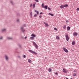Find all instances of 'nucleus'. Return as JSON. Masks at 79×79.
I'll return each mask as SVG.
<instances>
[{"mask_svg": "<svg viewBox=\"0 0 79 79\" xmlns=\"http://www.w3.org/2000/svg\"><path fill=\"white\" fill-rule=\"evenodd\" d=\"M75 41H73L72 42V44L73 45H75Z\"/></svg>", "mask_w": 79, "mask_h": 79, "instance_id": "obj_18", "label": "nucleus"}, {"mask_svg": "<svg viewBox=\"0 0 79 79\" xmlns=\"http://www.w3.org/2000/svg\"><path fill=\"white\" fill-rule=\"evenodd\" d=\"M69 5L68 4H65L64 5V6L65 8H66Z\"/></svg>", "mask_w": 79, "mask_h": 79, "instance_id": "obj_9", "label": "nucleus"}, {"mask_svg": "<svg viewBox=\"0 0 79 79\" xmlns=\"http://www.w3.org/2000/svg\"><path fill=\"white\" fill-rule=\"evenodd\" d=\"M35 7V4H33V8H34Z\"/></svg>", "mask_w": 79, "mask_h": 79, "instance_id": "obj_15", "label": "nucleus"}, {"mask_svg": "<svg viewBox=\"0 0 79 79\" xmlns=\"http://www.w3.org/2000/svg\"><path fill=\"white\" fill-rule=\"evenodd\" d=\"M51 71H52V69H51V68H49L48 69L49 72H51Z\"/></svg>", "mask_w": 79, "mask_h": 79, "instance_id": "obj_24", "label": "nucleus"}, {"mask_svg": "<svg viewBox=\"0 0 79 79\" xmlns=\"http://www.w3.org/2000/svg\"><path fill=\"white\" fill-rule=\"evenodd\" d=\"M39 17V18H42V16L41 15H40Z\"/></svg>", "mask_w": 79, "mask_h": 79, "instance_id": "obj_45", "label": "nucleus"}, {"mask_svg": "<svg viewBox=\"0 0 79 79\" xmlns=\"http://www.w3.org/2000/svg\"><path fill=\"white\" fill-rule=\"evenodd\" d=\"M73 35L75 36H76V35H77V33H76V32H75L73 33Z\"/></svg>", "mask_w": 79, "mask_h": 79, "instance_id": "obj_8", "label": "nucleus"}, {"mask_svg": "<svg viewBox=\"0 0 79 79\" xmlns=\"http://www.w3.org/2000/svg\"><path fill=\"white\" fill-rule=\"evenodd\" d=\"M43 14V13H42V12H40V15H42Z\"/></svg>", "mask_w": 79, "mask_h": 79, "instance_id": "obj_40", "label": "nucleus"}, {"mask_svg": "<svg viewBox=\"0 0 79 79\" xmlns=\"http://www.w3.org/2000/svg\"><path fill=\"white\" fill-rule=\"evenodd\" d=\"M19 47H21V45H19Z\"/></svg>", "mask_w": 79, "mask_h": 79, "instance_id": "obj_41", "label": "nucleus"}, {"mask_svg": "<svg viewBox=\"0 0 79 79\" xmlns=\"http://www.w3.org/2000/svg\"><path fill=\"white\" fill-rule=\"evenodd\" d=\"M5 58L6 60H8V56H7L6 55L5 56Z\"/></svg>", "mask_w": 79, "mask_h": 79, "instance_id": "obj_13", "label": "nucleus"}, {"mask_svg": "<svg viewBox=\"0 0 79 79\" xmlns=\"http://www.w3.org/2000/svg\"><path fill=\"white\" fill-rule=\"evenodd\" d=\"M70 79H73V78H70Z\"/></svg>", "mask_w": 79, "mask_h": 79, "instance_id": "obj_52", "label": "nucleus"}, {"mask_svg": "<svg viewBox=\"0 0 79 79\" xmlns=\"http://www.w3.org/2000/svg\"><path fill=\"white\" fill-rule=\"evenodd\" d=\"M18 57H19V56H18Z\"/></svg>", "mask_w": 79, "mask_h": 79, "instance_id": "obj_53", "label": "nucleus"}, {"mask_svg": "<svg viewBox=\"0 0 79 79\" xmlns=\"http://www.w3.org/2000/svg\"><path fill=\"white\" fill-rule=\"evenodd\" d=\"M0 39H2V37H1L0 38Z\"/></svg>", "mask_w": 79, "mask_h": 79, "instance_id": "obj_48", "label": "nucleus"}, {"mask_svg": "<svg viewBox=\"0 0 79 79\" xmlns=\"http://www.w3.org/2000/svg\"><path fill=\"white\" fill-rule=\"evenodd\" d=\"M35 2H39V0H35Z\"/></svg>", "mask_w": 79, "mask_h": 79, "instance_id": "obj_34", "label": "nucleus"}, {"mask_svg": "<svg viewBox=\"0 0 79 79\" xmlns=\"http://www.w3.org/2000/svg\"><path fill=\"white\" fill-rule=\"evenodd\" d=\"M48 10H49V11L51 10V9H50V7H48Z\"/></svg>", "mask_w": 79, "mask_h": 79, "instance_id": "obj_35", "label": "nucleus"}, {"mask_svg": "<svg viewBox=\"0 0 79 79\" xmlns=\"http://www.w3.org/2000/svg\"><path fill=\"white\" fill-rule=\"evenodd\" d=\"M63 72L64 73H67V71H66V69H63Z\"/></svg>", "mask_w": 79, "mask_h": 79, "instance_id": "obj_4", "label": "nucleus"}, {"mask_svg": "<svg viewBox=\"0 0 79 79\" xmlns=\"http://www.w3.org/2000/svg\"><path fill=\"white\" fill-rule=\"evenodd\" d=\"M28 51L30 52H31V53H33V52L34 51H33L31 50H29Z\"/></svg>", "mask_w": 79, "mask_h": 79, "instance_id": "obj_12", "label": "nucleus"}, {"mask_svg": "<svg viewBox=\"0 0 79 79\" xmlns=\"http://www.w3.org/2000/svg\"><path fill=\"white\" fill-rule=\"evenodd\" d=\"M63 49L64 50V51L65 52H66V53H68V50L64 48H63Z\"/></svg>", "mask_w": 79, "mask_h": 79, "instance_id": "obj_2", "label": "nucleus"}, {"mask_svg": "<svg viewBox=\"0 0 79 79\" xmlns=\"http://www.w3.org/2000/svg\"><path fill=\"white\" fill-rule=\"evenodd\" d=\"M60 8H64V5H61L60 6Z\"/></svg>", "mask_w": 79, "mask_h": 79, "instance_id": "obj_14", "label": "nucleus"}, {"mask_svg": "<svg viewBox=\"0 0 79 79\" xmlns=\"http://www.w3.org/2000/svg\"><path fill=\"white\" fill-rule=\"evenodd\" d=\"M55 74H56V75H58V73H55Z\"/></svg>", "mask_w": 79, "mask_h": 79, "instance_id": "obj_44", "label": "nucleus"}, {"mask_svg": "<svg viewBox=\"0 0 79 79\" xmlns=\"http://www.w3.org/2000/svg\"><path fill=\"white\" fill-rule=\"evenodd\" d=\"M44 3H42L41 6L42 7V8H44Z\"/></svg>", "mask_w": 79, "mask_h": 79, "instance_id": "obj_27", "label": "nucleus"}, {"mask_svg": "<svg viewBox=\"0 0 79 79\" xmlns=\"http://www.w3.org/2000/svg\"><path fill=\"white\" fill-rule=\"evenodd\" d=\"M35 11L36 13H37V15H39V11H37V10H35Z\"/></svg>", "mask_w": 79, "mask_h": 79, "instance_id": "obj_16", "label": "nucleus"}, {"mask_svg": "<svg viewBox=\"0 0 79 79\" xmlns=\"http://www.w3.org/2000/svg\"><path fill=\"white\" fill-rule=\"evenodd\" d=\"M54 30H55V31H57V29H56V28H54Z\"/></svg>", "mask_w": 79, "mask_h": 79, "instance_id": "obj_33", "label": "nucleus"}, {"mask_svg": "<svg viewBox=\"0 0 79 79\" xmlns=\"http://www.w3.org/2000/svg\"><path fill=\"white\" fill-rule=\"evenodd\" d=\"M66 25H64L63 27V29H66Z\"/></svg>", "mask_w": 79, "mask_h": 79, "instance_id": "obj_28", "label": "nucleus"}, {"mask_svg": "<svg viewBox=\"0 0 79 79\" xmlns=\"http://www.w3.org/2000/svg\"><path fill=\"white\" fill-rule=\"evenodd\" d=\"M73 76H76V73H73Z\"/></svg>", "mask_w": 79, "mask_h": 79, "instance_id": "obj_22", "label": "nucleus"}, {"mask_svg": "<svg viewBox=\"0 0 79 79\" xmlns=\"http://www.w3.org/2000/svg\"><path fill=\"white\" fill-rule=\"evenodd\" d=\"M45 59H47V57H45Z\"/></svg>", "mask_w": 79, "mask_h": 79, "instance_id": "obj_51", "label": "nucleus"}, {"mask_svg": "<svg viewBox=\"0 0 79 79\" xmlns=\"http://www.w3.org/2000/svg\"><path fill=\"white\" fill-rule=\"evenodd\" d=\"M33 44L34 46L36 44L35 43V42L34 41H33Z\"/></svg>", "mask_w": 79, "mask_h": 79, "instance_id": "obj_26", "label": "nucleus"}, {"mask_svg": "<svg viewBox=\"0 0 79 79\" xmlns=\"http://www.w3.org/2000/svg\"><path fill=\"white\" fill-rule=\"evenodd\" d=\"M28 61L29 63H31V62H32V61H31V60H30V59H29L28 60Z\"/></svg>", "mask_w": 79, "mask_h": 79, "instance_id": "obj_25", "label": "nucleus"}, {"mask_svg": "<svg viewBox=\"0 0 79 79\" xmlns=\"http://www.w3.org/2000/svg\"><path fill=\"white\" fill-rule=\"evenodd\" d=\"M37 15L36 14H35L34 16L35 18L36 17H37Z\"/></svg>", "mask_w": 79, "mask_h": 79, "instance_id": "obj_32", "label": "nucleus"}, {"mask_svg": "<svg viewBox=\"0 0 79 79\" xmlns=\"http://www.w3.org/2000/svg\"><path fill=\"white\" fill-rule=\"evenodd\" d=\"M19 19H18L17 20V22H19Z\"/></svg>", "mask_w": 79, "mask_h": 79, "instance_id": "obj_43", "label": "nucleus"}, {"mask_svg": "<svg viewBox=\"0 0 79 79\" xmlns=\"http://www.w3.org/2000/svg\"><path fill=\"white\" fill-rule=\"evenodd\" d=\"M24 26H26V24H24Z\"/></svg>", "mask_w": 79, "mask_h": 79, "instance_id": "obj_49", "label": "nucleus"}, {"mask_svg": "<svg viewBox=\"0 0 79 79\" xmlns=\"http://www.w3.org/2000/svg\"><path fill=\"white\" fill-rule=\"evenodd\" d=\"M25 39H27V37L25 36L24 38Z\"/></svg>", "mask_w": 79, "mask_h": 79, "instance_id": "obj_42", "label": "nucleus"}, {"mask_svg": "<svg viewBox=\"0 0 79 79\" xmlns=\"http://www.w3.org/2000/svg\"><path fill=\"white\" fill-rule=\"evenodd\" d=\"M44 24H45V25H46V26H47L48 27V26H49V25H48V23H45V22H44Z\"/></svg>", "mask_w": 79, "mask_h": 79, "instance_id": "obj_7", "label": "nucleus"}, {"mask_svg": "<svg viewBox=\"0 0 79 79\" xmlns=\"http://www.w3.org/2000/svg\"><path fill=\"white\" fill-rule=\"evenodd\" d=\"M49 15H51V16H54V15L50 13H49Z\"/></svg>", "mask_w": 79, "mask_h": 79, "instance_id": "obj_19", "label": "nucleus"}, {"mask_svg": "<svg viewBox=\"0 0 79 79\" xmlns=\"http://www.w3.org/2000/svg\"><path fill=\"white\" fill-rule=\"evenodd\" d=\"M76 70H74V72H75V73H76Z\"/></svg>", "mask_w": 79, "mask_h": 79, "instance_id": "obj_47", "label": "nucleus"}, {"mask_svg": "<svg viewBox=\"0 0 79 79\" xmlns=\"http://www.w3.org/2000/svg\"><path fill=\"white\" fill-rule=\"evenodd\" d=\"M77 11H79V8H77Z\"/></svg>", "mask_w": 79, "mask_h": 79, "instance_id": "obj_36", "label": "nucleus"}, {"mask_svg": "<svg viewBox=\"0 0 79 79\" xmlns=\"http://www.w3.org/2000/svg\"><path fill=\"white\" fill-rule=\"evenodd\" d=\"M65 37L67 41H68V40H69V36L67 33H66L65 34Z\"/></svg>", "mask_w": 79, "mask_h": 79, "instance_id": "obj_1", "label": "nucleus"}, {"mask_svg": "<svg viewBox=\"0 0 79 79\" xmlns=\"http://www.w3.org/2000/svg\"><path fill=\"white\" fill-rule=\"evenodd\" d=\"M31 36H32V37H36V35H34V34H32L31 35Z\"/></svg>", "mask_w": 79, "mask_h": 79, "instance_id": "obj_6", "label": "nucleus"}, {"mask_svg": "<svg viewBox=\"0 0 79 79\" xmlns=\"http://www.w3.org/2000/svg\"><path fill=\"white\" fill-rule=\"evenodd\" d=\"M69 22V21L68 20H66V23H68Z\"/></svg>", "mask_w": 79, "mask_h": 79, "instance_id": "obj_38", "label": "nucleus"}, {"mask_svg": "<svg viewBox=\"0 0 79 79\" xmlns=\"http://www.w3.org/2000/svg\"><path fill=\"white\" fill-rule=\"evenodd\" d=\"M26 55H24L23 56V58H26Z\"/></svg>", "mask_w": 79, "mask_h": 79, "instance_id": "obj_39", "label": "nucleus"}, {"mask_svg": "<svg viewBox=\"0 0 79 79\" xmlns=\"http://www.w3.org/2000/svg\"><path fill=\"white\" fill-rule=\"evenodd\" d=\"M30 15H31V18H32V12H31L30 13Z\"/></svg>", "mask_w": 79, "mask_h": 79, "instance_id": "obj_29", "label": "nucleus"}, {"mask_svg": "<svg viewBox=\"0 0 79 79\" xmlns=\"http://www.w3.org/2000/svg\"><path fill=\"white\" fill-rule=\"evenodd\" d=\"M30 39L31 40H34V38L33 37H30Z\"/></svg>", "mask_w": 79, "mask_h": 79, "instance_id": "obj_20", "label": "nucleus"}, {"mask_svg": "<svg viewBox=\"0 0 79 79\" xmlns=\"http://www.w3.org/2000/svg\"><path fill=\"white\" fill-rule=\"evenodd\" d=\"M10 3H11L12 5H13V2H12V1H10Z\"/></svg>", "mask_w": 79, "mask_h": 79, "instance_id": "obj_30", "label": "nucleus"}, {"mask_svg": "<svg viewBox=\"0 0 79 79\" xmlns=\"http://www.w3.org/2000/svg\"><path fill=\"white\" fill-rule=\"evenodd\" d=\"M56 39H57V40H59V39H60V37L58 36H57L56 37Z\"/></svg>", "mask_w": 79, "mask_h": 79, "instance_id": "obj_17", "label": "nucleus"}, {"mask_svg": "<svg viewBox=\"0 0 79 79\" xmlns=\"http://www.w3.org/2000/svg\"><path fill=\"white\" fill-rule=\"evenodd\" d=\"M21 38L22 39H23V38H24V37H23V36H21Z\"/></svg>", "mask_w": 79, "mask_h": 79, "instance_id": "obj_46", "label": "nucleus"}, {"mask_svg": "<svg viewBox=\"0 0 79 79\" xmlns=\"http://www.w3.org/2000/svg\"><path fill=\"white\" fill-rule=\"evenodd\" d=\"M6 30V29H3L2 30V32H4V31H5Z\"/></svg>", "mask_w": 79, "mask_h": 79, "instance_id": "obj_31", "label": "nucleus"}, {"mask_svg": "<svg viewBox=\"0 0 79 79\" xmlns=\"http://www.w3.org/2000/svg\"><path fill=\"white\" fill-rule=\"evenodd\" d=\"M32 4H30V7H32Z\"/></svg>", "mask_w": 79, "mask_h": 79, "instance_id": "obj_37", "label": "nucleus"}, {"mask_svg": "<svg viewBox=\"0 0 79 79\" xmlns=\"http://www.w3.org/2000/svg\"><path fill=\"white\" fill-rule=\"evenodd\" d=\"M70 29H71V28H70V27L69 26L67 27V31H69V30H70Z\"/></svg>", "mask_w": 79, "mask_h": 79, "instance_id": "obj_10", "label": "nucleus"}, {"mask_svg": "<svg viewBox=\"0 0 79 79\" xmlns=\"http://www.w3.org/2000/svg\"><path fill=\"white\" fill-rule=\"evenodd\" d=\"M35 48H36L37 49H38V46L37 44L35 45Z\"/></svg>", "mask_w": 79, "mask_h": 79, "instance_id": "obj_21", "label": "nucleus"}, {"mask_svg": "<svg viewBox=\"0 0 79 79\" xmlns=\"http://www.w3.org/2000/svg\"><path fill=\"white\" fill-rule=\"evenodd\" d=\"M33 53L34 54H35V55H37V53L36 52H35L33 51Z\"/></svg>", "mask_w": 79, "mask_h": 79, "instance_id": "obj_23", "label": "nucleus"}, {"mask_svg": "<svg viewBox=\"0 0 79 79\" xmlns=\"http://www.w3.org/2000/svg\"><path fill=\"white\" fill-rule=\"evenodd\" d=\"M7 39L8 40H11V39H12V38L10 37H8Z\"/></svg>", "mask_w": 79, "mask_h": 79, "instance_id": "obj_11", "label": "nucleus"}, {"mask_svg": "<svg viewBox=\"0 0 79 79\" xmlns=\"http://www.w3.org/2000/svg\"><path fill=\"white\" fill-rule=\"evenodd\" d=\"M43 8L45 9H46V10H47V9H48V6H45Z\"/></svg>", "mask_w": 79, "mask_h": 79, "instance_id": "obj_5", "label": "nucleus"}, {"mask_svg": "<svg viewBox=\"0 0 79 79\" xmlns=\"http://www.w3.org/2000/svg\"><path fill=\"white\" fill-rule=\"evenodd\" d=\"M66 79H68V78H66Z\"/></svg>", "mask_w": 79, "mask_h": 79, "instance_id": "obj_50", "label": "nucleus"}, {"mask_svg": "<svg viewBox=\"0 0 79 79\" xmlns=\"http://www.w3.org/2000/svg\"><path fill=\"white\" fill-rule=\"evenodd\" d=\"M21 31H22L23 32V33H24V32L25 31V30L24 29V28H23V27H22L21 28Z\"/></svg>", "mask_w": 79, "mask_h": 79, "instance_id": "obj_3", "label": "nucleus"}]
</instances>
